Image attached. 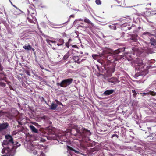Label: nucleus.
I'll return each instance as SVG.
<instances>
[{"label":"nucleus","mask_w":156,"mask_h":156,"mask_svg":"<svg viewBox=\"0 0 156 156\" xmlns=\"http://www.w3.org/2000/svg\"><path fill=\"white\" fill-rule=\"evenodd\" d=\"M5 137L7 140H4L2 143V145L4 148L2 152L3 154L5 153L7 154V156L3 155L2 156H13L15 153L14 145H17L18 143L17 142L15 144L12 136L10 135H6Z\"/></svg>","instance_id":"obj_1"},{"label":"nucleus","mask_w":156,"mask_h":156,"mask_svg":"<svg viewBox=\"0 0 156 156\" xmlns=\"http://www.w3.org/2000/svg\"><path fill=\"white\" fill-rule=\"evenodd\" d=\"M80 129L77 128L76 131L78 134L77 136L81 140L86 142L88 141L90 139L88 136L91 135L90 131L82 127H80Z\"/></svg>","instance_id":"obj_2"},{"label":"nucleus","mask_w":156,"mask_h":156,"mask_svg":"<svg viewBox=\"0 0 156 156\" xmlns=\"http://www.w3.org/2000/svg\"><path fill=\"white\" fill-rule=\"evenodd\" d=\"M73 81V79L69 78L65 79L61 81V83H57L56 84L58 86H60L61 87H66L70 85Z\"/></svg>","instance_id":"obj_3"},{"label":"nucleus","mask_w":156,"mask_h":156,"mask_svg":"<svg viewBox=\"0 0 156 156\" xmlns=\"http://www.w3.org/2000/svg\"><path fill=\"white\" fill-rule=\"evenodd\" d=\"M125 49V48H122L113 51L112 49H109L108 51H106V53L107 54H109L112 55H114L117 54L120 52L124 51Z\"/></svg>","instance_id":"obj_4"},{"label":"nucleus","mask_w":156,"mask_h":156,"mask_svg":"<svg viewBox=\"0 0 156 156\" xmlns=\"http://www.w3.org/2000/svg\"><path fill=\"white\" fill-rule=\"evenodd\" d=\"M145 65L143 63L142 61H141L137 64L136 66V69L140 70L141 71H143Z\"/></svg>","instance_id":"obj_5"},{"label":"nucleus","mask_w":156,"mask_h":156,"mask_svg":"<svg viewBox=\"0 0 156 156\" xmlns=\"http://www.w3.org/2000/svg\"><path fill=\"white\" fill-rule=\"evenodd\" d=\"M27 19L29 22L30 23H32L33 22V20H36L35 14L33 13H31L30 15L29 14L27 17Z\"/></svg>","instance_id":"obj_6"},{"label":"nucleus","mask_w":156,"mask_h":156,"mask_svg":"<svg viewBox=\"0 0 156 156\" xmlns=\"http://www.w3.org/2000/svg\"><path fill=\"white\" fill-rule=\"evenodd\" d=\"M9 126V124L7 122H4L0 124V131H2L6 129Z\"/></svg>","instance_id":"obj_7"},{"label":"nucleus","mask_w":156,"mask_h":156,"mask_svg":"<svg viewBox=\"0 0 156 156\" xmlns=\"http://www.w3.org/2000/svg\"><path fill=\"white\" fill-rule=\"evenodd\" d=\"M149 88H147L144 91L147 93H148V94H150V95H151L152 96H155L156 95V93L154 92L153 91H151V90H149Z\"/></svg>","instance_id":"obj_8"},{"label":"nucleus","mask_w":156,"mask_h":156,"mask_svg":"<svg viewBox=\"0 0 156 156\" xmlns=\"http://www.w3.org/2000/svg\"><path fill=\"white\" fill-rule=\"evenodd\" d=\"M114 90H108L105 91L103 93V94L105 96L109 95L114 92Z\"/></svg>","instance_id":"obj_9"},{"label":"nucleus","mask_w":156,"mask_h":156,"mask_svg":"<svg viewBox=\"0 0 156 156\" xmlns=\"http://www.w3.org/2000/svg\"><path fill=\"white\" fill-rule=\"evenodd\" d=\"M23 48L25 50H30L31 49L34 51V49L33 48H32V47L30 45H28L27 46L26 45L23 46Z\"/></svg>","instance_id":"obj_10"},{"label":"nucleus","mask_w":156,"mask_h":156,"mask_svg":"<svg viewBox=\"0 0 156 156\" xmlns=\"http://www.w3.org/2000/svg\"><path fill=\"white\" fill-rule=\"evenodd\" d=\"M117 80V79L115 78H112L108 80V82L113 83H115L116 82Z\"/></svg>","instance_id":"obj_11"},{"label":"nucleus","mask_w":156,"mask_h":156,"mask_svg":"<svg viewBox=\"0 0 156 156\" xmlns=\"http://www.w3.org/2000/svg\"><path fill=\"white\" fill-rule=\"evenodd\" d=\"M46 41L48 44L51 47L52 46V45L51 44V43H56V41H53L50 40L49 39H47Z\"/></svg>","instance_id":"obj_12"},{"label":"nucleus","mask_w":156,"mask_h":156,"mask_svg":"<svg viewBox=\"0 0 156 156\" xmlns=\"http://www.w3.org/2000/svg\"><path fill=\"white\" fill-rule=\"evenodd\" d=\"M30 128V129L31 131L35 133H37V130L36 129L35 127L32 125H30L29 126Z\"/></svg>","instance_id":"obj_13"},{"label":"nucleus","mask_w":156,"mask_h":156,"mask_svg":"<svg viewBox=\"0 0 156 156\" xmlns=\"http://www.w3.org/2000/svg\"><path fill=\"white\" fill-rule=\"evenodd\" d=\"M57 105L54 103H52L50 106V109L52 110H55L57 108Z\"/></svg>","instance_id":"obj_14"},{"label":"nucleus","mask_w":156,"mask_h":156,"mask_svg":"<svg viewBox=\"0 0 156 156\" xmlns=\"http://www.w3.org/2000/svg\"><path fill=\"white\" fill-rule=\"evenodd\" d=\"M84 22L87 23L88 24H91L92 26H94V24L91 22L87 18H85L84 20Z\"/></svg>","instance_id":"obj_15"},{"label":"nucleus","mask_w":156,"mask_h":156,"mask_svg":"<svg viewBox=\"0 0 156 156\" xmlns=\"http://www.w3.org/2000/svg\"><path fill=\"white\" fill-rule=\"evenodd\" d=\"M150 43L152 45L154 46L156 43L155 40L154 38H151L150 39Z\"/></svg>","instance_id":"obj_16"},{"label":"nucleus","mask_w":156,"mask_h":156,"mask_svg":"<svg viewBox=\"0 0 156 156\" xmlns=\"http://www.w3.org/2000/svg\"><path fill=\"white\" fill-rule=\"evenodd\" d=\"M67 149H69L73 151H74L76 153H80V152L79 151H78L74 149L72 147H70V146H68V145L67 146Z\"/></svg>","instance_id":"obj_17"},{"label":"nucleus","mask_w":156,"mask_h":156,"mask_svg":"<svg viewBox=\"0 0 156 156\" xmlns=\"http://www.w3.org/2000/svg\"><path fill=\"white\" fill-rule=\"evenodd\" d=\"M33 146L30 144L27 147V151L29 152H30L31 151H32L33 149Z\"/></svg>","instance_id":"obj_18"},{"label":"nucleus","mask_w":156,"mask_h":156,"mask_svg":"<svg viewBox=\"0 0 156 156\" xmlns=\"http://www.w3.org/2000/svg\"><path fill=\"white\" fill-rule=\"evenodd\" d=\"M57 137L62 140V139L63 138V137H64V136H63V134L59 133L58 134Z\"/></svg>","instance_id":"obj_19"},{"label":"nucleus","mask_w":156,"mask_h":156,"mask_svg":"<svg viewBox=\"0 0 156 156\" xmlns=\"http://www.w3.org/2000/svg\"><path fill=\"white\" fill-rule=\"evenodd\" d=\"M109 27L111 29L115 30L116 29V26L114 25H110Z\"/></svg>","instance_id":"obj_20"},{"label":"nucleus","mask_w":156,"mask_h":156,"mask_svg":"<svg viewBox=\"0 0 156 156\" xmlns=\"http://www.w3.org/2000/svg\"><path fill=\"white\" fill-rule=\"evenodd\" d=\"M69 56V54L68 53H66L63 57V59L64 60H66L67 58H68Z\"/></svg>","instance_id":"obj_21"},{"label":"nucleus","mask_w":156,"mask_h":156,"mask_svg":"<svg viewBox=\"0 0 156 156\" xmlns=\"http://www.w3.org/2000/svg\"><path fill=\"white\" fill-rule=\"evenodd\" d=\"M74 60H75V62H77V63H80V62H79V58H78V57H75L74 58Z\"/></svg>","instance_id":"obj_22"},{"label":"nucleus","mask_w":156,"mask_h":156,"mask_svg":"<svg viewBox=\"0 0 156 156\" xmlns=\"http://www.w3.org/2000/svg\"><path fill=\"white\" fill-rule=\"evenodd\" d=\"M95 2L97 5H101V1L100 0H96Z\"/></svg>","instance_id":"obj_23"},{"label":"nucleus","mask_w":156,"mask_h":156,"mask_svg":"<svg viewBox=\"0 0 156 156\" xmlns=\"http://www.w3.org/2000/svg\"><path fill=\"white\" fill-rule=\"evenodd\" d=\"M114 71V69H110L109 70L107 71V73H112Z\"/></svg>","instance_id":"obj_24"},{"label":"nucleus","mask_w":156,"mask_h":156,"mask_svg":"<svg viewBox=\"0 0 156 156\" xmlns=\"http://www.w3.org/2000/svg\"><path fill=\"white\" fill-rule=\"evenodd\" d=\"M40 153L38 154V155L37 156H39V155L40 154V156H45V154L44 153H43L42 152H39Z\"/></svg>","instance_id":"obj_25"},{"label":"nucleus","mask_w":156,"mask_h":156,"mask_svg":"<svg viewBox=\"0 0 156 156\" xmlns=\"http://www.w3.org/2000/svg\"><path fill=\"white\" fill-rule=\"evenodd\" d=\"M98 55L96 54H93L92 55V57L95 59H96L97 58V57Z\"/></svg>","instance_id":"obj_26"},{"label":"nucleus","mask_w":156,"mask_h":156,"mask_svg":"<svg viewBox=\"0 0 156 156\" xmlns=\"http://www.w3.org/2000/svg\"><path fill=\"white\" fill-rule=\"evenodd\" d=\"M140 94L142 95L143 96H144V95H150V94H148V93L145 92L144 93H141Z\"/></svg>","instance_id":"obj_27"},{"label":"nucleus","mask_w":156,"mask_h":156,"mask_svg":"<svg viewBox=\"0 0 156 156\" xmlns=\"http://www.w3.org/2000/svg\"><path fill=\"white\" fill-rule=\"evenodd\" d=\"M55 101L56 102V103H57V105H62V103H61L58 100H55Z\"/></svg>","instance_id":"obj_28"},{"label":"nucleus","mask_w":156,"mask_h":156,"mask_svg":"<svg viewBox=\"0 0 156 156\" xmlns=\"http://www.w3.org/2000/svg\"><path fill=\"white\" fill-rule=\"evenodd\" d=\"M42 119L45 121L46 120L48 119V118L46 116H44L42 117Z\"/></svg>","instance_id":"obj_29"},{"label":"nucleus","mask_w":156,"mask_h":156,"mask_svg":"<svg viewBox=\"0 0 156 156\" xmlns=\"http://www.w3.org/2000/svg\"><path fill=\"white\" fill-rule=\"evenodd\" d=\"M0 85L3 87H4L5 86V84L2 82L0 81Z\"/></svg>","instance_id":"obj_30"},{"label":"nucleus","mask_w":156,"mask_h":156,"mask_svg":"<svg viewBox=\"0 0 156 156\" xmlns=\"http://www.w3.org/2000/svg\"><path fill=\"white\" fill-rule=\"evenodd\" d=\"M132 92L133 94V96L134 97H135L136 95V93L135 91L134 90H132Z\"/></svg>","instance_id":"obj_31"},{"label":"nucleus","mask_w":156,"mask_h":156,"mask_svg":"<svg viewBox=\"0 0 156 156\" xmlns=\"http://www.w3.org/2000/svg\"><path fill=\"white\" fill-rule=\"evenodd\" d=\"M114 136H116L117 138H118L119 136L118 135H117L116 134H113L111 136V138H112Z\"/></svg>","instance_id":"obj_32"},{"label":"nucleus","mask_w":156,"mask_h":156,"mask_svg":"<svg viewBox=\"0 0 156 156\" xmlns=\"http://www.w3.org/2000/svg\"><path fill=\"white\" fill-rule=\"evenodd\" d=\"M148 88L150 89H151L153 88V85L152 84H151V85H150L148 86Z\"/></svg>","instance_id":"obj_33"},{"label":"nucleus","mask_w":156,"mask_h":156,"mask_svg":"<svg viewBox=\"0 0 156 156\" xmlns=\"http://www.w3.org/2000/svg\"><path fill=\"white\" fill-rule=\"evenodd\" d=\"M69 42H67V43H66V46L68 47V48L69 47Z\"/></svg>","instance_id":"obj_34"},{"label":"nucleus","mask_w":156,"mask_h":156,"mask_svg":"<svg viewBox=\"0 0 156 156\" xmlns=\"http://www.w3.org/2000/svg\"><path fill=\"white\" fill-rule=\"evenodd\" d=\"M143 35H149L150 34L149 32H144L143 34Z\"/></svg>","instance_id":"obj_35"},{"label":"nucleus","mask_w":156,"mask_h":156,"mask_svg":"<svg viewBox=\"0 0 156 156\" xmlns=\"http://www.w3.org/2000/svg\"><path fill=\"white\" fill-rule=\"evenodd\" d=\"M131 39L133 40L134 41H136V39L135 38L131 37Z\"/></svg>","instance_id":"obj_36"},{"label":"nucleus","mask_w":156,"mask_h":156,"mask_svg":"<svg viewBox=\"0 0 156 156\" xmlns=\"http://www.w3.org/2000/svg\"><path fill=\"white\" fill-rule=\"evenodd\" d=\"M37 152L36 151H33V154L34 155H36L37 154Z\"/></svg>","instance_id":"obj_37"},{"label":"nucleus","mask_w":156,"mask_h":156,"mask_svg":"<svg viewBox=\"0 0 156 156\" xmlns=\"http://www.w3.org/2000/svg\"><path fill=\"white\" fill-rule=\"evenodd\" d=\"M40 67L42 69H44V66H42V65H40Z\"/></svg>","instance_id":"obj_38"},{"label":"nucleus","mask_w":156,"mask_h":156,"mask_svg":"<svg viewBox=\"0 0 156 156\" xmlns=\"http://www.w3.org/2000/svg\"><path fill=\"white\" fill-rule=\"evenodd\" d=\"M72 41V40L71 39H69L68 41V42L70 43V42Z\"/></svg>","instance_id":"obj_39"},{"label":"nucleus","mask_w":156,"mask_h":156,"mask_svg":"<svg viewBox=\"0 0 156 156\" xmlns=\"http://www.w3.org/2000/svg\"><path fill=\"white\" fill-rule=\"evenodd\" d=\"M128 29L130 30L131 28V27H128Z\"/></svg>","instance_id":"obj_40"},{"label":"nucleus","mask_w":156,"mask_h":156,"mask_svg":"<svg viewBox=\"0 0 156 156\" xmlns=\"http://www.w3.org/2000/svg\"><path fill=\"white\" fill-rule=\"evenodd\" d=\"M3 113L2 111H0V116L2 115H1V113Z\"/></svg>","instance_id":"obj_41"},{"label":"nucleus","mask_w":156,"mask_h":156,"mask_svg":"<svg viewBox=\"0 0 156 156\" xmlns=\"http://www.w3.org/2000/svg\"><path fill=\"white\" fill-rule=\"evenodd\" d=\"M57 45L58 46H60V45H62V44H60L58 43V44H57Z\"/></svg>","instance_id":"obj_42"},{"label":"nucleus","mask_w":156,"mask_h":156,"mask_svg":"<svg viewBox=\"0 0 156 156\" xmlns=\"http://www.w3.org/2000/svg\"><path fill=\"white\" fill-rule=\"evenodd\" d=\"M26 73H27L28 75H29V72L28 71H27Z\"/></svg>","instance_id":"obj_43"},{"label":"nucleus","mask_w":156,"mask_h":156,"mask_svg":"<svg viewBox=\"0 0 156 156\" xmlns=\"http://www.w3.org/2000/svg\"><path fill=\"white\" fill-rule=\"evenodd\" d=\"M52 49L54 50H56V49L54 48V47H52Z\"/></svg>","instance_id":"obj_44"},{"label":"nucleus","mask_w":156,"mask_h":156,"mask_svg":"<svg viewBox=\"0 0 156 156\" xmlns=\"http://www.w3.org/2000/svg\"><path fill=\"white\" fill-rule=\"evenodd\" d=\"M13 6H14V7H15V8H16L17 9V7L16 6H15V5H13Z\"/></svg>","instance_id":"obj_45"},{"label":"nucleus","mask_w":156,"mask_h":156,"mask_svg":"<svg viewBox=\"0 0 156 156\" xmlns=\"http://www.w3.org/2000/svg\"><path fill=\"white\" fill-rule=\"evenodd\" d=\"M9 1H10V2L11 3V4H12V2L10 1V0H9Z\"/></svg>","instance_id":"obj_46"},{"label":"nucleus","mask_w":156,"mask_h":156,"mask_svg":"<svg viewBox=\"0 0 156 156\" xmlns=\"http://www.w3.org/2000/svg\"><path fill=\"white\" fill-rule=\"evenodd\" d=\"M148 5H151V3H149L148 4Z\"/></svg>","instance_id":"obj_47"},{"label":"nucleus","mask_w":156,"mask_h":156,"mask_svg":"<svg viewBox=\"0 0 156 156\" xmlns=\"http://www.w3.org/2000/svg\"><path fill=\"white\" fill-rule=\"evenodd\" d=\"M80 20L82 21L83 20H81V19H80Z\"/></svg>","instance_id":"obj_48"},{"label":"nucleus","mask_w":156,"mask_h":156,"mask_svg":"<svg viewBox=\"0 0 156 156\" xmlns=\"http://www.w3.org/2000/svg\"><path fill=\"white\" fill-rule=\"evenodd\" d=\"M56 140H58L57 139H56Z\"/></svg>","instance_id":"obj_49"},{"label":"nucleus","mask_w":156,"mask_h":156,"mask_svg":"<svg viewBox=\"0 0 156 156\" xmlns=\"http://www.w3.org/2000/svg\"><path fill=\"white\" fill-rule=\"evenodd\" d=\"M155 14H156V13H155Z\"/></svg>","instance_id":"obj_50"}]
</instances>
